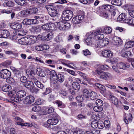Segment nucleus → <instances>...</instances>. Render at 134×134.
Segmentation results:
<instances>
[{
  "label": "nucleus",
  "instance_id": "obj_30",
  "mask_svg": "<svg viewBox=\"0 0 134 134\" xmlns=\"http://www.w3.org/2000/svg\"><path fill=\"white\" fill-rule=\"evenodd\" d=\"M90 93L89 91L87 89H85L83 91V96L86 98H88L90 96Z\"/></svg>",
  "mask_w": 134,
  "mask_h": 134
},
{
  "label": "nucleus",
  "instance_id": "obj_22",
  "mask_svg": "<svg viewBox=\"0 0 134 134\" xmlns=\"http://www.w3.org/2000/svg\"><path fill=\"white\" fill-rule=\"evenodd\" d=\"M109 40L108 38H104L103 40H100V42L101 43V46L102 47L107 45L109 43Z\"/></svg>",
  "mask_w": 134,
  "mask_h": 134
},
{
  "label": "nucleus",
  "instance_id": "obj_62",
  "mask_svg": "<svg viewBox=\"0 0 134 134\" xmlns=\"http://www.w3.org/2000/svg\"><path fill=\"white\" fill-rule=\"evenodd\" d=\"M83 53L84 55L85 56L87 55H90L91 54V53L90 51L87 49H86L83 51Z\"/></svg>",
  "mask_w": 134,
  "mask_h": 134
},
{
  "label": "nucleus",
  "instance_id": "obj_52",
  "mask_svg": "<svg viewBox=\"0 0 134 134\" xmlns=\"http://www.w3.org/2000/svg\"><path fill=\"white\" fill-rule=\"evenodd\" d=\"M103 12L102 14V16L105 18H109L110 14V12Z\"/></svg>",
  "mask_w": 134,
  "mask_h": 134
},
{
  "label": "nucleus",
  "instance_id": "obj_4",
  "mask_svg": "<svg viewBox=\"0 0 134 134\" xmlns=\"http://www.w3.org/2000/svg\"><path fill=\"white\" fill-rule=\"evenodd\" d=\"M57 24L58 28L62 31L68 30L70 26V24L67 22L61 21L58 23Z\"/></svg>",
  "mask_w": 134,
  "mask_h": 134
},
{
  "label": "nucleus",
  "instance_id": "obj_28",
  "mask_svg": "<svg viewBox=\"0 0 134 134\" xmlns=\"http://www.w3.org/2000/svg\"><path fill=\"white\" fill-rule=\"evenodd\" d=\"M112 4L117 6H120L121 5V0H112Z\"/></svg>",
  "mask_w": 134,
  "mask_h": 134
},
{
  "label": "nucleus",
  "instance_id": "obj_7",
  "mask_svg": "<svg viewBox=\"0 0 134 134\" xmlns=\"http://www.w3.org/2000/svg\"><path fill=\"white\" fill-rule=\"evenodd\" d=\"M34 100L35 98L34 96L29 95L26 96L25 98L23 100V102L25 104H30L34 102Z\"/></svg>",
  "mask_w": 134,
  "mask_h": 134
},
{
  "label": "nucleus",
  "instance_id": "obj_63",
  "mask_svg": "<svg viewBox=\"0 0 134 134\" xmlns=\"http://www.w3.org/2000/svg\"><path fill=\"white\" fill-rule=\"evenodd\" d=\"M127 116H126V118L128 119V121L130 122L131 121L132 118V115L130 113H129L127 114Z\"/></svg>",
  "mask_w": 134,
  "mask_h": 134
},
{
  "label": "nucleus",
  "instance_id": "obj_3",
  "mask_svg": "<svg viewBox=\"0 0 134 134\" xmlns=\"http://www.w3.org/2000/svg\"><path fill=\"white\" fill-rule=\"evenodd\" d=\"M96 72L98 75H100V78L101 79L107 80V78H110L112 77L111 74L108 72H105L101 70H97Z\"/></svg>",
  "mask_w": 134,
  "mask_h": 134
},
{
  "label": "nucleus",
  "instance_id": "obj_39",
  "mask_svg": "<svg viewBox=\"0 0 134 134\" xmlns=\"http://www.w3.org/2000/svg\"><path fill=\"white\" fill-rule=\"evenodd\" d=\"M22 100V99L21 98L19 97L16 96L15 95L14 97L11 98V100L15 102H18L19 100L21 101Z\"/></svg>",
  "mask_w": 134,
  "mask_h": 134
},
{
  "label": "nucleus",
  "instance_id": "obj_1",
  "mask_svg": "<svg viewBox=\"0 0 134 134\" xmlns=\"http://www.w3.org/2000/svg\"><path fill=\"white\" fill-rule=\"evenodd\" d=\"M42 9L45 10L46 9L48 11L49 15L52 17L56 16L57 14V11L56 10V8L52 5H48L44 6L42 7Z\"/></svg>",
  "mask_w": 134,
  "mask_h": 134
},
{
  "label": "nucleus",
  "instance_id": "obj_13",
  "mask_svg": "<svg viewBox=\"0 0 134 134\" xmlns=\"http://www.w3.org/2000/svg\"><path fill=\"white\" fill-rule=\"evenodd\" d=\"M102 8L105 10H107L108 12H109L111 9H114V7L112 5L106 4L102 5Z\"/></svg>",
  "mask_w": 134,
  "mask_h": 134
},
{
  "label": "nucleus",
  "instance_id": "obj_50",
  "mask_svg": "<svg viewBox=\"0 0 134 134\" xmlns=\"http://www.w3.org/2000/svg\"><path fill=\"white\" fill-rule=\"evenodd\" d=\"M113 104L115 105H117L118 103V99L115 97H113L111 98Z\"/></svg>",
  "mask_w": 134,
  "mask_h": 134
},
{
  "label": "nucleus",
  "instance_id": "obj_32",
  "mask_svg": "<svg viewBox=\"0 0 134 134\" xmlns=\"http://www.w3.org/2000/svg\"><path fill=\"white\" fill-rule=\"evenodd\" d=\"M59 93L61 97L64 98L68 95V92L64 90L61 89L60 90Z\"/></svg>",
  "mask_w": 134,
  "mask_h": 134
},
{
  "label": "nucleus",
  "instance_id": "obj_16",
  "mask_svg": "<svg viewBox=\"0 0 134 134\" xmlns=\"http://www.w3.org/2000/svg\"><path fill=\"white\" fill-rule=\"evenodd\" d=\"M26 72L31 81H34L35 80H36V78L32 75V73H33L32 71H31L29 70H27L26 71Z\"/></svg>",
  "mask_w": 134,
  "mask_h": 134
},
{
  "label": "nucleus",
  "instance_id": "obj_26",
  "mask_svg": "<svg viewBox=\"0 0 134 134\" xmlns=\"http://www.w3.org/2000/svg\"><path fill=\"white\" fill-rule=\"evenodd\" d=\"M93 44L95 45V47L96 48L102 47V46H101V43L100 42V40H94Z\"/></svg>",
  "mask_w": 134,
  "mask_h": 134
},
{
  "label": "nucleus",
  "instance_id": "obj_41",
  "mask_svg": "<svg viewBox=\"0 0 134 134\" xmlns=\"http://www.w3.org/2000/svg\"><path fill=\"white\" fill-rule=\"evenodd\" d=\"M72 22L75 24H78L81 23L80 20H79L77 16L73 18Z\"/></svg>",
  "mask_w": 134,
  "mask_h": 134
},
{
  "label": "nucleus",
  "instance_id": "obj_10",
  "mask_svg": "<svg viewBox=\"0 0 134 134\" xmlns=\"http://www.w3.org/2000/svg\"><path fill=\"white\" fill-rule=\"evenodd\" d=\"M102 54L103 57L106 58H110L113 55V53L108 49H105L103 51Z\"/></svg>",
  "mask_w": 134,
  "mask_h": 134
},
{
  "label": "nucleus",
  "instance_id": "obj_64",
  "mask_svg": "<svg viewBox=\"0 0 134 134\" xmlns=\"http://www.w3.org/2000/svg\"><path fill=\"white\" fill-rule=\"evenodd\" d=\"M75 134H83V132L81 129H78L74 132Z\"/></svg>",
  "mask_w": 134,
  "mask_h": 134
},
{
  "label": "nucleus",
  "instance_id": "obj_35",
  "mask_svg": "<svg viewBox=\"0 0 134 134\" xmlns=\"http://www.w3.org/2000/svg\"><path fill=\"white\" fill-rule=\"evenodd\" d=\"M16 34L18 35L22 36L25 35V32L24 30L21 29L19 30H17L16 31Z\"/></svg>",
  "mask_w": 134,
  "mask_h": 134
},
{
  "label": "nucleus",
  "instance_id": "obj_29",
  "mask_svg": "<svg viewBox=\"0 0 134 134\" xmlns=\"http://www.w3.org/2000/svg\"><path fill=\"white\" fill-rule=\"evenodd\" d=\"M112 31L111 28L109 27L106 26L104 28V32L107 34H109L111 33Z\"/></svg>",
  "mask_w": 134,
  "mask_h": 134
},
{
  "label": "nucleus",
  "instance_id": "obj_2",
  "mask_svg": "<svg viewBox=\"0 0 134 134\" xmlns=\"http://www.w3.org/2000/svg\"><path fill=\"white\" fill-rule=\"evenodd\" d=\"M72 12L70 10H67L63 11L62 15V18L63 20L68 21L73 16Z\"/></svg>",
  "mask_w": 134,
  "mask_h": 134
},
{
  "label": "nucleus",
  "instance_id": "obj_60",
  "mask_svg": "<svg viewBox=\"0 0 134 134\" xmlns=\"http://www.w3.org/2000/svg\"><path fill=\"white\" fill-rule=\"evenodd\" d=\"M116 66L117 67H118L119 69H123L124 68V66H123V63L121 62L118 63Z\"/></svg>",
  "mask_w": 134,
  "mask_h": 134
},
{
  "label": "nucleus",
  "instance_id": "obj_24",
  "mask_svg": "<svg viewBox=\"0 0 134 134\" xmlns=\"http://www.w3.org/2000/svg\"><path fill=\"white\" fill-rule=\"evenodd\" d=\"M79 74L80 76H81L83 78L85 81L88 82H90L91 81V79L88 77L86 74L81 72L79 73Z\"/></svg>",
  "mask_w": 134,
  "mask_h": 134
},
{
  "label": "nucleus",
  "instance_id": "obj_59",
  "mask_svg": "<svg viewBox=\"0 0 134 134\" xmlns=\"http://www.w3.org/2000/svg\"><path fill=\"white\" fill-rule=\"evenodd\" d=\"M48 25H49V30H53L55 27V25L54 23H49L48 24Z\"/></svg>",
  "mask_w": 134,
  "mask_h": 134
},
{
  "label": "nucleus",
  "instance_id": "obj_43",
  "mask_svg": "<svg viewBox=\"0 0 134 134\" xmlns=\"http://www.w3.org/2000/svg\"><path fill=\"white\" fill-rule=\"evenodd\" d=\"M104 123L102 121H97V127L99 129H103L104 127Z\"/></svg>",
  "mask_w": 134,
  "mask_h": 134
},
{
  "label": "nucleus",
  "instance_id": "obj_38",
  "mask_svg": "<svg viewBox=\"0 0 134 134\" xmlns=\"http://www.w3.org/2000/svg\"><path fill=\"white\" fill-rule=\"evenodd\" d=\"M2 36H3V38H6L7 36H9V33L8 32L5 30H2Z\"/></svg>",
  "mask_w": 134,
  "mask_h": 134
},
{
  "label": "nucleus",
  "instance_id": "obj_15",
  "mask_svg": "<svg viewBox=\"0 0 134 134\" xmlns=\"http://www.w3.org/2000/svg\"><path fill=\"white\" fill-rule=\"evenodd\" d=\"M26 94V92L23 90H21L18 91L16 93V96L19 97L21 99L24 96H25Z\"/></svg>",
  "mask_w": 134,
  "mask_h": 134
},
{
  "label": "nucleus",
  "instance_id": "obj_40",
  "mask_svg": "<svg viewBox=\"0 0 134 134\" xmlns=\"http://www.w3.org/2000/svg\"><path fill=\"white\" fill-rule=\"evenodd\" d=\"M93 109L95 111L100 112L103 110V109L101 107L97 106H95L93 108Z\"/></svg>",
  "mask_w": 134,
  "mask_h": 134
},
{
  "label": "nucleus",
  "instance_id": "obj_49",
  "mask_svg": "<svg viewBox=\"0 0 134 134\" xmlns=\"http://www.w3.org/2000/svg\"><path fill=\"white\" fill-rule=\"evenodd\" d=\"M59 62L61 64L65 66L67 65V64L69 62V60L65 59H61L60 60Z\"/></svg>",
  "mask_w": 134,
  "mask_h": 134
},
{
  "label": "nucleus",
  "instance_id": "obj_36",
  "mask_svg": "<svg viewBox=\"0 0 134 134\" xmlns=\"http://www.w3.org/2000/svg\"><path fill=\"white\" fill-rule=\"evenodd\" d=\"M43 72L44 74H42V77H44L46 75V74L48 75L50 74L51 73V71L47 68H44L43 69Z\"/></svg>",
  "mask_w": 134,
  "mask_h": 134
},
{
  "label": "nucleus",
  "instance_id": "obj_8",
  "mask_svg": "<svg viewBox=\"0 0 134 134\" xmlns=\"http://www.w3.org/2000/svg\"><path fill=\"white\" fill-rule=\"evenodd\" d=\"M112 42L114 44L118 46L122 44V41L119 37L115 36L113 38Z\"/></svg>",
  "mask_w": 134,
  "mask_h": 134
},
{
  "label": "nucleus",
  "instance_id": "obj_61",
  "mask_svg": "<svg viewBox=\"0 0 134 134\" xmlns=\"http://www.w3.org/2000/svg\"><path fill=\"white\" fill-rule=\"evenodd\" d=\"M52 90L50 88H47L44 92L43 94H49L51 92Z\"/></svg>",
  "mask_w": 134,
  "mask_h": 134
},
{
  "label": "nucleus",
  "instance_id": "obj_37",
  "mask_svg": "<svg viewBox=\"0 0 134 134\" xmlns=\"http://www.w3.org/2000/svg\"><path fill=\"white\" fill-rule=\"evenodd\" d=\"M23 23L26 25L32 24V23L31 21V19H25L23 21Z\"/></svg>",
  "mask_w": 134,
  "mask_h": 134
},
{
  "label": "nucleus",
  "instance_id": "obj_20",
  "mask_svg": "<svg viewBox=\"0 0 134 134\" xmlns=\"http://www.w3.org/2000/svg\"><path fill=\"white\" fill-rule=\"evenodd\" d=\"M15 2L18 5H25L27 4L26 0H16Z\"/></svg>",
  "mask_w": 134,
  "mask_h": 134
},
{
  "label": "nucleus",
  "instance_id": "obj_47",
  "mask_svg": "<svg viewBox=\"0 0 134 134\" xmlns=\"http://www.w3.org/2000/svg\"><path fill=\"white\" fill-rule=\"evenodd\" d=\"M125 22L129 25L133 24V19L132 18H129L125 20Z\"/></svg>",
  "mask_w": 134,
  "mask_h": 134
},
{
  "label": "nucleus",
  "instance_id": "obj_33",
  "mask_svg": "<svg viewBox=\"0 0 134 134\" xmlns=\"http://www.w3.org/2000/svg\"><path fill=\"white\" fill-rule=\"evenodd\" d=\"M104 37V35L103 34H99L95 35L94 38L96 40H101Z\"/></svg>",
  "mask_w": 134,
  "mask_h": 134
},
{
  "label": "nucleus",
  "instance_id": "obj_23",
  "mask_svg": "<svg viewBox=\"0 0 134 134\" xmlns=\"http://www.w3.org/2000/svg\"><path fill=\"white\" fill-rule=\"evenodd\" d=\"M134 45V42L130 41L127 42L125 44V47L127 48H129L132 47Z\"/></svg>",
  "mask_w": 134,
  "mask_h": 134
},
{
  "label": "nucleus",
  "instance_id": "obj_19",
  "mask_svg": "<svg viewBox=\"0 0 134 134\" xmlns=\"http://www.w3.org/2000/svg\"><path fill=\"white\" fill-rule=\"evenodd\" d=\"M4 5L5 6L12 7L14 5V3L10 1L5 0L4 1Z\"/></svg>",
  "mask_w": 134,
  "mask_h": 134
},
{
  "label": "nucleus",
  "instance_id": "obj_34",
  "mask_svg": "<svg viewBox=\"0 0 134 134\" xmlns=\"http://www.w3.org/2000/svg\"><path fill=\"white\" fill-rule=\"evenodd\" d=\"M10 87L8 85H4L2 88V91L4 92H8L10 90Z\"/></svg>",
  "mask_w": 134,
  "mask_h": 134
},
{
  "label": "nucleus",
  "instance_id": "obj_42",
  "mask_svg": "<svg viewBox=\"0 0 134 134\" xmlns=\"http://www.w3.org/2000/svg\"><path fill=\"white\" fill-rule=\"evenodd\" d=\"M96 103L97 106L101 107L103 104V101L100 99L96 100Z\"/></svg>",
  "mask_w": 134,
  "mask_h": 134
},
{
  "label": "nucleus",
  "instance_id": "obj_54",
  "mask_svg": "<svg viewBox=\"0 0 134 134\" xmlns=\"http://www.w3.org/2000/svg\"><path fill=\"white\" fill-rule=\"evenodd\" d=\"M113 69L116 73L120 74L121 72L120 70L115 65H113L112 67Z\"/></svg>",
  "mask_w": 134,
  "mask_h": 134
},
{
  "label": "nucleus",
  "instance_id": "obj_55",
  "mask_svg": "<svg viewBox=\"0 0 134 134\" xmlns=\"http://www.w3.org/2000/svg\"><path fill=\"white\" fill-rule=\"evenodd\" d=\"M5 53L9 55H15V53L14 52L11 50L6 51H5Z\"/></svg>",
  "mask_w": 134,
  "mask_h": 134
},
{
  "label": "nucleus",
  "instance_id": "obj_21",
  "mask_svg": "<svg viewBox=\"0 0 134 134\" xmlns=\"http://www.w3.org/2000/svg\"><path fill=\"white\" fill-rule=\"evenodd\" d=\"M132 54L131 52L129 51H126L122 53L121 56L124 57L130 58L132 57Z\"/></svg>",
  "mask_w": 134,
  "mask_h": 134
},
{
  "label": "nucleus",
  "instance_id": "obj_46",
  "mask_svg": "<svg viewBox=\"0 0 134 134\" xmlns=\"http://www.w3.org/2000/svg\"><path fill=\"white\" fill-rule=\"evenodd\" d=\"M97 121L95 120L92 121L91 124V127L93 128H96L97 127Z\"/></svg>",
  "mask_w": 134,
  "mask_h": 134
},
{
  "label": "nucleus",
  "instance_id": "obj_6",
  "mask_svg": "<svg viewBox=\"0 0 134 134\" xmlns=\"http://www.w3.org/2000/svg\"><path fill=\"white\" fill-rule=\"evenodd\" d=\"M59 118V116L58 115H56L55 117H54L52 119L48 120L47 121V123L49 125H56L58 122Z\"/></svg>",
  "mask_w": 134,
  "mask_h": 134
},
{
  "label": "nucleus",
  "instance_id": "obj_12",
  "mask_svg": "<svg viewBox=\"0 0 134 134\" xmlns=\"http://www.w3.org/2000/svg\"><path fill=\"white\" fill-rule=\"evenodd\" d=\"M10 27L14 30H18L21 28L22 25L16 22L11 23L10 25Z\"/></svg>",
  "mask_w": 134,
  "mask_h": 134
},
{
  "label": "nucleus",
  "instance_id": "obj_56",
  "mask_svg": "<svg viewBox=\"0 0 134 134\" xmlns=\"http://www.w3.org/2000/svg\"><path fill=\"white\" fill-rule=\"evenodd\" d=\"M20 80L21 82L23 83L24 84L27 81L26 77L24 76L21 77L20 78Z\"/></svg>",
  "mask_w": 134,
  "mask_h": 134
},
{
  "label": "nucleus",
  "instance_id": "obj_5",
  "mask_svg": "<svg viewBox=\"0 0 134 134\" xmlns=\"http://www.w3.org/2000/svg\"><path fill=\"white\" fill-rule=\"evenodd\" d=\"M11 73L8 70L4 69L2 70L0 72V77L4 79L9 78L11 76Z\"/></svg>",
  "mask_w": 134,
  "mask_h": 134
},
{
  "label": "nucleus",
  "instance_id": "obj_27",
  "mask_svg": "<svg viewBox=\"0 0 134 134\" xmlns=\"http://www.w3.org/2000/svg\"><path fill=\"white\" fill-rule=\"evenodd\" d=\"M72 87L75 90H78L80 88L79 84L76 82H73L72 85Z\"/></svg>",
  "mask_w": 134,
  "mask_h": 134
},
{
  "label": "nucleus",
  "instance_id": "obj_58",
  "mask_svg": "<svg viewBox=\"0 0 134 134\" xmlns=\"http://www.w3.org/2000/svg\"><path fill=\"white\" fill-rule=\"evenodd\" d=\"M42 69L40 68H37L36 70V73L41 77H42V75L41 74Z\"/></svg>",
  "mask_w": 134,
  "mask_h": 134
},
{
  "label": "nucleus",
  "instance_id": "obj_17",
  "mask_svg": "<svg viewBox=\"0 0 134 134\" xmlns=\"http://www.w3.org/2000/svg\"><path fill=\"white\" fill-rule=\"evenodd\" d=\"M26 37H25L18 40V42L20 44L24 45H28Z\"/></svg>",
  "mask_w": 134,
  "mask_h": 134
},
{
  "label": "nucleus",
  "instance_id": "obj_31",
  "mask_svg": "<svg viewBox=\"0 0 134 134\" xmlns=\"http://www.w3.org/2000/svg\"><path fill=\"white\" fill-rule=\"evenodd\" d=\"M89 96L91 99L92 100H94L97 98V94L93 91H92L91 92Z\"/></svg>",
  "mask_w": 134,
  "mask_h": 134
},
{
  "label": "nucleus",
  "instance_id": "obj_25",
  "mask_svg": "<svg viewBox=\"0 0 134 134\" xmlns=\"http://www.w3.org/2000/svg\"><path fill=\"white\" fill-rule=\"evenodd\" d=\"M57 80L59 82H62L64 80V77L63 75L61 74H58L56 76Z\"/></svg>",
  "mask_w": 134,
  "mask_h": 134
},
{
  "label": "nucleus",
  "instance_id": "obj_53",
  "mask_svg": "<svg viewBox=\"0 0 134 134\" xmlns=\"http://www.w3.org/2000/svg\"><path fill=\"white\" fill-rule=\"evenodd\" d=\"M48 23H46L42 25V29L44 30H49Z\"/></svg>",
  "mask_w": 134,
  "mask_h": 134
},
{
  "label": "nucleus",
  "instance_id": "obj_57",
  "mask_svg": "<svg viewBox=\"0 0 134 134\" xmlns=\"http://www.w3.org/2000/svg\"><path fill=\"white\" fill-rule=\"evenodd\" d=\"M110 122L108 120H105L104 123V124L105 127H109L110 126Z\"/></svg>",
  "mask_w": 134,
  "mask_h": 134
},
{
  "label": "nucleus",
  "instance_id": "obj_48",
  "mask_svg": "<svg viewBox=\"0 0 134 134\" xmlns=\"http://www.w3.org/2000/svg\"><path fill=\"white\" fill-rule=\"evenodd\" d=\"M108 68L109 66L106 65H100V66L99 67V69L104 70H108Z\"/></svg>",
  "mask_w": 134,
  "mask_h": 134
},
{
  "label": "nucleus",
  "instance_id": "obj_9",
  "mask_svg": "<svg viewBox=\"0 0 134 134\" xmlns=\"http://www.w3.org/2000/svg\"><path fill=\"white\" fill-rule=\"evenodd\" d=\"M26 37L28 45L35 43L37 39L36 37L33 35H30L29 37Z\"/></svg>",
  "mask_w": 134,
  "mask_h": 134
},
{
  "label": "nucleus",
  "instance_id": "obj_51",
  "mask_svg": "<svg viewBox=\"0 0 134 134\" xmlns=\"http://www.w3.org/2000/svg\"><path fill=\"white\" fill-rule=\"evenodd\" d=\"M32 81V83H33L32 82L33 81L34 82V83L36 85L37 87L38 88H40L41 87V82H40L39 81L37 80V79L36 78V80H33Z\"/></svg>",
  "mask_w": 134,
  "mask_h": 134
},
{
  "label": "nucleus",
  "instance_id": "obj_18",
  "mask_svg": "<svg viewBox=\"0 0 134 134\" xmlns=\"http://www.w3.org/2000/svg\"><path fill=\"white\" fill-rule=\"evenodd\" d=\"M126 17L125 13H122L120 14L117 18V20L118 21H125L126 19Z\"/></svg>",
  "mask_w": 134,
  "mask_h": 134
},
{
  "label": "nucleus",
  "instance_id": "obj_14",
  "mask_svg": "<svg viewBox=\"0 0 134 134\" xmlns=\"http://www.w3.org/2000/svg\"><path fill=\"white\" fill-rule=\"evenodd\" d=\"M38 11V9L36 8H32L28 9L26 11L27 13L30 14H34L36 13Z\"/></svg>",
  "mask_w": 134,
  "mask_h": 134
},
{
  "label": "nucleus",
  "instance_id": "obj_45",
  "mask_svg": "<svg viewBox=\"0 0 134 134\" xmlns=\"http://www.w3.org/2000/svg\"><path fill=\"white\" fill-rule=\"evenodd\" d=\"M31 81H27L24 84V85L28 89H30L31 88Z\"/></svg>",
  "mask_w": 134,
  "mask_h": 134
},
{
  "label": "nucleus",
  "instance_id": "obj_44",
  "mask_svg": "<svg viewBox=\"0 0 134 134\" xmlns=\"http://www.w3.org/2000/svg\"><path fill=\"white\" fill-rule=\"evenodd\" d=\"M92 38L91 35L88 36L86 40V42L88 45H90L91 44V39Z\"/></svg>",
  "mask_w": 134,
  "mask_h": 134
},
{
  "label": "nucleus",
  "instance_id": "obj_11",
  "mask_svg": "<svg viewBox=\"0 0 134 134\" xmlns=\"http://www.w3.org/2000/svg\"><path fill=\"white\" fill-rule=\"evenodd\" d=\"M44 33V32H43ZM51 33H48L47 32H45V33L43 34V36H42V40L46 41L49 40L52 37Z\"/></svg>",
  "mask_w": 134,
  "mask_h": 134
}]
</instances>
